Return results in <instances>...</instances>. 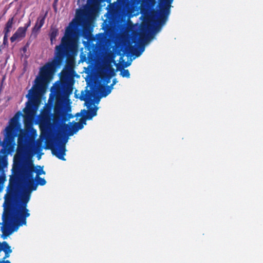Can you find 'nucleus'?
<instances>
[{
	"label": "nucleus",
	"instance_id": "1",
	"mask_svg": "<svg viewBox=\"0 0 263 263\" xmlns=\"http://www.w3.org/2000/svg\"><path fill=\"white\" fill-rule=\"evenodd\" d=\"M74 82L70 71H63L61 73L60 81L55 83L54 93L55 105L54 111L56 115L61 116L64 110V96H69L72 92V86Z\"/></svg>",
	"mask_w": 263,
	"mask_h": 263
},
{
	"label": "nucleus",
	"instance_id": "2",
	"mask_svg": "<svg viewBox=\"0 0 263 263\" xmlns=\"http://www.w3.org/2000/svg\"><path fill=\"white\" fill-rule=\"evenodd\" d=\"M74 34L73 28L69 26L67 27L65 35L61 40V44L55 47L53 59L51 62L46 63L45 67L52 71L55 67H60L74 43Z\"/></svg>",
	"mask_w": 263,
	"mask_h": 263
},
{
	"label": "nucleus",
	"instance_id": "3",
	"mask_svg": "<svg viewBox=\"0 0 263 263\" xmlns=\"http://www.w3.org/2000/svg\"><path fill=\"white\" fill-rule=\"evenodd\" d=\"M45 66L46 64L41 68L40 79L36 80V84L29 90L26 95L28 100L26 104V111H25L26 112H30L39 106L41 102L40 91L42 84L44 82L51 78L57 68H59V67H55L52 71V70L45 67Z\"/></svg>",
	"mask_w": 263,
	"mask_h": 263
},
{
	"label": "nucleus",
	"instance_id": "4",
	"mask_svg": "<svg viewBox=\"0 0 263 263\" xmlns=\"http://www.w3.org/2000/svg\"><path fill=\"white\" fill-rule=\"evenodd\" d=\"M28 149V145H17L16 153L14 157V163L12 171L19 172L24 167V159Z\"/></svg>",
	"mask_w": 263,
	"mask_h": 263
},
{
	"label": "nucleus",
	"instance_id": "5",
	"mask_svg": "<svg viewBox=\"0 0 263 263\" xmlns=\"http://www.w3.org/2000/svg\"><path fill=\"white\" fill-rule=\"evenodd\" d=\"M13 173L14 175H20V177L22 178L26 186L24 191L29 192V193H31L32 191L36 190L37 184H36L34 177H30L29 175H28L27 173L21 170L18 172L13 171Z\"/></svg>",
	"mask_w": 263,
	"mask_h": 263
},
{
	"label": "nucleus",
	"instance_id": "6",
	"mask_svg": "<svg viewBox=\"0 0 263 263\" xmlns=\"http://www.w3.org/2000/svg\"><path fill=\"white\" fill-rule=\"evenodd\" d=\"M98 109V107L95 106L89 108L88 110L85 109L82 110L81 112L84 114L82 116V118L80 119L79 122H76L79 130L82 129L84 127V124H86L87 120H91L93 117L97 116Z\"/></svg>",
	"mask_w": 263,
	"mask_h": 263
},
{
	"label": "nucleus",
	"instance_id": "7",
	"mask_svg": "<svg viewBox=\"0 0 263 263\" xmlns=\"http://www.w3.org/2000/svg\"><path fill=\"white\" fill-rule=\"evenodd\" d=\"M21 170L27 173L30 177H34V173H36V176H40L42 174H45V172L43 170V167L40 165L34 166L32 163H28L24 164V167Z\"/></svg>",
	"mask_w": 263,
	"mask_h": 263
},
{
	"label": "nucleus",
	"instance_id": "8",
	"mask_svg": "<svg viewBox=\"0 0 263 263\" xmlns=\"http://www.w3.org/2000/svg\"><path fill=\"white\" fill-rule=\"evenodd\" d=\"M170 13V9L159 7V13L157 20V24L155 27V30L158 31L160 30L162 25L166 23Z\"/></svg>",
	"mask_w": 263,
	"mask_h": 263
},
{
	"label": "nucleus",
	"instance_id": "9",
	"mask_svg": "<svg viewBox=\"0 0 263 263\" xmlns=\"http://www.w3.org/2000/svg\"><path fill=\"white\" fill-rule=\"evenodd\" d=\"M30 216L29 210H25L15 208L14 210V217L20 226L26 225V218Z\"/></svg>",
	"mask_w": 263,
	"mask_h": 263
},
{
	"label": "nucleus",
	"instance_id": "10",
	"mask_svg": "<svg viewBox=\"0 0 263 263\" xmlns=\"http://www.w3.org/2000/svg\"><path fill=\"white\" fill-rule=\"evenodd\" d=\"M67 140L68 139L66 138L63 143L51 148L52 154L59 159L64 161L66 160L64 156L66 151L65 144L67 142Z\"/></svg>",
	"mask_w": 263,
	"mask_h": 263
},
{
	"label": "nucleus",
	"instance_id": "11",
	"mask_svg": "<svg viewBox=\"0 0 263 263\" xmlns=\"http://www.w3.org/2000/svg\"><path fill=\"white\" fill-rule=\"evenodd\" d=\"M21 115H22V114L20 112H18L13 117L16 116L17 121H18V117ZM17 124L18 126V129H20L18 122H17ZM18 131H19V130H18ZM18 132H17V136L15 137L16 138L17 136V145H28V143L30 138L29 135L27 133H21L20 134L18 135Z\"/></svg>",
	"mask_w": 263,
	"mask_h": 263
},
{
	"label": "nucleus",
	"instance_id": "12",
	"mask_svg": "<svg viewBox=\"0 0 263 263\" xmlns=\"http://www.w3.org/2000/svg\"><path fill=\"white\" fill-rule=\"evenodd\" d=\"M47 14V12H46L44 15H40L37 17L35 24L32 29V35H34L35 37L36 36L39 31L44 25Z\"/></svg>",
	"mask_w": 263,
	"mask_h": 263
},
{
	"label": "nucleus",
	"instance_id": "13",
	"mask_svg": "<svg viewBox=\"0 0 263 263\" xmlns=\"http://www.w3.org/2000/svg\"><path fill=\"white\" fill-rule=\"evenodd\" d=\"M26 34L25 29L23 28L22 27H18L15 32L10 37L11 42L13 43L16 40H21L25 37Z\"/></svg>",
	"mask_w": 263,
	"mask_h": 263
},
{
	"label": "nucleus",
	"instance_id": "14",
	"mask_svg": "<svg viewBox=\"0 0 263 263\" xmlns=\"http://www.w3.org/2000/svg\"><path fill=\"white\" fill-rule=\"evenodd\" d=\"M79 130L76 122H74L71 126L68 124H64L63 127V133L68 136L73 135Z\"/></svg>",
	"mask_w": 263,
	"mask_h": 263
},
{
	"label": "nucleus",
	"instance_id": "15",
	"mask_svg": "<svg viewBox=\"0 0 263 263\" xmlns=\"http://www.w3.org/2000/svg\"><path fill=\"white\" fill-rule=\"evenodd\" d=\"M13 215H14V211H13L12 207L8 204L4 209L3 215V222H10Z\"/></svg>",
	"mask_w": 263,
	"mask_h": 263
},
{
	"label": "nucleus",
	"instance_id": "16",
	"mask_svg": "<svg viewBox=\"0 0 263 263\" xmlns=\"http://www.w3.org/2000/svg\"><path fill=\"white\" fill-rule=\"evenodd\" d=\"M145 50V47L143 45H140L137 48H135L134 46H130L127 49L129 53H131L136 57L140 56Z\"/></svg>",
	"mask_w": 263,
	"mask_h": 263
},
{
	"label": "nucleus",
	"instance_id": "17",
	"mask_svg": "<svg viewBox=\"0 0 263 263\" xmlns=\"http://www.w3.org/2000/svg\"><path fill=\"white\" fill-rule=\"evenodd\" d=\"M112 89V88L110 85H101L98 88V92L102 97H106L111 92Z\"/></svg>",
	"mask_w": 263,
	"mask_h": 263
},
{
	"label": "nucleus",
	"instance_id": "18",
	"mask_svg": "<svg viewBox=\"0 0 263 263\" xmlns=\"http://www.w3.org/2000/svg\"><path fill=\"white\" fill-rule=\"evenodd\" d=\"M59 34L58 29L56 27H51L50 28V32L49 34L51 44L52 45L54 42L55 41L56 37Z\"/></svg>",
	"mask_w": 263,
	"mask_h": 263
},
{
	"label": "nucleus",
	"instance_id": "19",
	"mask_svg": "<svg viewBox=\"0 0 263 263\" xmlns=\"http://www.w3.org/2000/svg\"><path fill=\"white\" fill-rule=\"evenodd\" d=\"M13 175L10 177L9 183V188L10 190H14L17 184V177H20V175H14L12 173Z\"/></svg>",
	"mask_w": 263,
	"mask_h": 263
},
{
	"label": "nucleus",
	"instance_id": "20",
	"mask_svg": "<svg viewBox=\"0 0 263 263\" xmlns=\"http://www.w3.org/2000/svg\"><path fill=\"white\" fill-rule=\"evenodd\" d=\"M14 17H12L10 18L5 25V27L4 29L3 33L4 34H9L10 32L11 31V29L12 28L13 24L14 23Z\"/></svg>",
	"mask_w": 263,
	"mask_h": 263
},
{
	"label": "nucleus",
	"instance_id": "21",
	"mask_svg": "<svg viewBox=\"0 0 263 263\" xmlns=\"http://www.w3.org/2000/svg\"><path fill=\"white\" fill-rule=\"evenodd\" d=\"M10 222H3V226L1 227V231L3 235L5 237L8 236L10 234Z\"/></svg>",
	"mask_w": 263,
	"mask_h": 263
},
{
	"label": "nucleus",
	"instance_id": "22",
	"mask_svg": "<svg viewBox=\"0 0 263 263\" xmlns=\"http://www.w3.org/2000/svg\"><path fill=\"white\" fill-rule=\"evenodd\" d=\"M89 50V52H87V54H84L83 52L81 53L80 57H81V60L82 62H86L87 60L90 61L92 58V51L89 49H88Z\"/></svg>",
	"mask_w": 263,
	"mask_h": 263
},
{
	"label": "nucleus",
	"instance_id": "23",
	"mask_svg": "<svg viewBox=\"0 0 263 263\" xmlns=\"http://www.w3.org/2000/svg\"><path fill=\"white\" fill-rule=\"evenodd\" d=\"M91 29L88 23H84L82 27V34L83 36L87 37L91 33Z\"/></svg>",
	"mask_w": 263,
	"mask_h": 263
},
{
	"label": "nucleus",
	"instance_id": "24",
	"mask_svg": "<svg viewBox=\"0 0 263 263\" xmlns=\"http://www.w3.org/2000/svg\"><path fill=\"white\" fill-rule=\"evenodd\" d=\"M173 0H158L159 7L170 9Z\"/></svg>",
	"mask_w": 263,
	"mask_h": 263
},
{
	"label": "nucleus",
	"instance_id": "25",
	"mask_svg": "<svg viewBox=\"0 0 263 263\" xmlns=\"http://www.w3.org/2000/svg\"><path fill=\"white\" fill-rule=\"evenodd\" d=\"M0 245H1V247H0V251H4L5 253L6 254H10L12 252L10 246L7 242L4 241L2 244L0 243Z\"/></svg>",
	"mask_w": 263,
	"mask_h": 263
},
{
	"label": "nucleus",
	"instance_id": "26",
	"mask_svg": "<svg viewBox=\"0 0 263 263\" xmlns=\"http://www.w3.org/2000/svg\"><path fill=\"white\" fill-rule=\"evenodd\" d=\"M117 12V6L115 3L110 4L108 5V10L107 13H109L111 16L116 15Z\"/></svg>",
	"mask_w": 263,
	"mask_h": 263
},
{
	"label": "nucleus",
	"instance_id": "27",
	"mask_svg": "<svg viewBox=\"0 0 263 263\" xmlns=\"http://www.w3.org/2000/svg\"><path fill=\"white\" fill-rule=\"evenodd\" d=\"M30 194L29 192L24 190L22 196L21 197V202H25V203H28L30 198Z\"/></svg>",
	"mask_w": 263,
	"mask_h": 263
},
{
	"label": "nucleus",
	"instance_id": "28",
	"mask_svg": "<svg viewBox=\"0 0 263 263\" xmlns=\"http://www.w3.org/2000/svg\"><path fill=\"white\" fill-rule=\"evenodd\" d=\"M34 179L36 182V184H37V186L39 185L43 186L46 184V181L44 178H41L40 176H35L34 178Z\"/></svg>",
	"mask_w": 263,
	"mask_h": 263
},
{
	"label": "nucleus",
	"instance_id": "29",
	"mask_svg": "<svg viewBox=\"0 0 263 263\" xmlns=\"http://www.w3.org/2000/svg\"><path fill=\"white\" fill-rule=\"evenodd\" d=\"M120 75L122 77H125L127 78H129L130 77V73L128 69H125L122 68V69L120 70Z\"/></svg>",
	"mask_w": 263,
	"mask_h": 263
},
{
	"label": "nucleus",
	"instance_id": "30",
	"mask_svg": "<svg viewBox=\"0 0 263 263\" xmlns=\"http://www.w3.org/2000/svg\"><path fill=\"white\" fill-rule=\"evenodd\" d=\"M115 75L116 72L115 69L112 67H110L108 70V74L106 75V78L108 79V81H110L111 78Z\"/></svg>",
	"mask_w": 263,
	"mask_h": 263
},
{
	"label": "nucleus",
	"instance_id": "31",
	"mask_svg": "<svg viewBox=\"0 0 263 263\" xmlns=\"http://www.w3.org/2000/svg\"><path fill=\"white\" fill-rule=\"evenodd\" d=\"M27 203H25V202H21V204L16 208L22 210H28L27 209Z\"/></svg>",
	"mask_w": 263,
	"mask_h": 263
},
{
	"label": "nucleus",
	"instance_id": "32",
	"mask_svg": "<svg viewBox=\"0 0 263 263\" xmlns=\"http://www.w3.org/2000/svg\"><path fill=\"white\" fill-rule=\"evenodd\" d=\"M30 25H31V21H30V20H29L28 22L27 23L25 24L24 26L22 27H23V28L25 29V31H27V29L29 27H30Z\"/></svg>",
	"mask_w": 263,
	"mask_h": 263
},
{
	"label": "nucleus",
	"instance_id": "33",
	"mask_svg": "<svg viewBox=\"0 0 263 263\" xmlns=\"http://www.w3.org/2000/svg\"><path fill=\"white\" fill-rule=\"evenodd\" d=\"M9 34H4V39H3V44H8V37Z\"/></svg>",
	"mask_w": 263,
	"mask_h": 263
},
{
	"label": "nucleus",
	"instance_id": "34",
	"mask_svg": "<svg viewBox=\"0 0 263 263\" xmlns=\"http://www.w3.org/2000/svg\"><path fill=\"white\" fill-rule=\"evenodd\" d=\"M80 99L82 101H86L87 99V94H83V92H82L81 96L80 97Z\"/></svg>",
	"mask_w": 263,
	"mask_h": 263
},
{
	"label": "nucleus",
	"instance_id": "35",
	"mask_svg": "<svg viewBox=\"0 0 263 263\" xmlns=\"http://www.w3.org/2000/svg\"><path fill=\"white\" fill-rule=\"evenodd\" d=\"M152 25L151 24H147L146 25H145V30H147V31H149L151 30L152 29Z\"/></svg>",
	"mask_w": 263,
	"mask_h": 263
},
{
	"label": "nucleus",
	"instance_id": "36",
	"mask_svg": "<svg viewBox=\"0 0 263 263\" xmlns=\"http://www.w3.org/2000/svg\"><path fill=\"white\" fill-rule=\"evenodd\" d=\"M118 81L117 80V79H114L113 80H112V84L110 85V86H111V87L113 88V86L114 85H115L117 83Z\"/></svg>",
	"mask_w": 263,
	"mask_h": 263
},
{
	"label": "nucleus",
	"instance_id": "37",
	"mask_svg": "<svg viewBox=\"0 0 263 263\" xmlns=\"http://www.w3.org/2000/svg\"><path fill=\"white\" fill-rule=\"evenodd\" d=\"M28 46H29V43H27L26 44V46H25L23 47V51L24 52H26V50H27V48L28 47Z\"/></svg>",
	"mask_w": 263,
	"mask_h": 263
},
{
	"label": "nucleus",
	"instance_id": "38",
	"mask_svg": "<svg viewBox=\"0 0 263 263\" xmlns=\"http://www.w3.org/2000/svg\"><path fill=\"white\" fill-rule=\"evenodd\" d=\"M97 0H88V2L90 4H94Z\"/></svg>",
	"mask_w": 263,
	"mask_h": 263
},
{
	"label": "nucleus",
	"instance_id": "39",
	"mask_svg": "<svg viewBox=\"0 0 263 263\" xmlns=\"http://www.w3.org/2000/svg\"><path fill=\"white\" fill-rule=\"evenodd\" d=\"M0 263H10V261L8 260L0 261Z\"/></svg>",
	"mask_w": 263,
	"mask_h": 263
},
{
	"label": "nucleus",
	"instance_id": "40",
	"mask_svg": "<svg viewBox=\"0 0 263 263\" xmlns=\"http://www.w3.org/2000/svg\"><path fill=\"white\" fill-rule=\"evenodd\" d=\"M105 78H106V80L105 81L106 84H108L110 82V81H108V79L106 78V76H105Z\"/></svg>",
	"mask_w": 263,
	"mask_h": 263
},
{
	"label": "nucleus",
	"instance_id": "41",
	"mask_svg": "<svg viewBox=\"0 0 263 263\" xmlns=\"http://www.w3.org/2000/svg\"><path fill=\"white\" fill-rule=\"evenodd\" d=\"M9 257V254H5V256L4 258L5 259V258Z\"/></svg>",
	"mask_w": 263,
	"mask_h": 263
},
{
	"label": "nucleus",
	"instance_id": "42",
	"mask_svg": "<svg viewBox=\"0 0 263 263\" xmlns=\"http://www.w3.org/2000/svg\"><path fill=\"white\" fill-rule=\"evenodd\" d=\"M52 89H53V91H52V92H51V93H50V95H52V93H54V87L51 88L52 90ZM53 97L55 98L54 93H53Z\"/></svg>",
	"mask_w": 263,
	"mask_h": 263
},
{
	"label": "nucleus",
	"instance_id": "43",
	"mask_svg": "<svg viewBox=\"0 0 263 263\" xmlns=\"http://www.w3.org/2000/svg\"><path fill=\"white\" fill-rule=\"evenodd\" d=\"M52 89H53V91H52V92H51V93H50V95H52V93H54V87L51 88L52 90ZM53 97L55 98L54 93H53Z\"/></svg>",
	"mask_w": 263,
	"mask_h": 263
},
{
	"label": "nucleus",
	"instance_id": "44",
	"mask_svg": "<svg viewBox=\"0 0 263 263\" xmlns=\"http://www.w3.org/2000/svg\"><path fill=\"white\" fill-rule=\"evenodd\" d=\"M129 64H127V65H126V66H129Z\"/></svg>",
	"mask_w": 263,
	"mask_h": 263
},
{
	"label": "nucleus",
	"instance_id": "45",
	"mask_svg": "<svg viewBox=\"0 0 263 263\" xmlns=\"http://www.w3.org/2000/svg\"><path fill=\"white\" fill-rule=\"evenodd\" d=\"M4 79H5V78H3L2 82L4 80Z\"/></svg>",
	"mask_w": 263,
	"mask_h": 263
}]
</instances>
